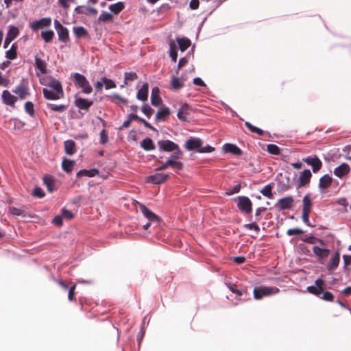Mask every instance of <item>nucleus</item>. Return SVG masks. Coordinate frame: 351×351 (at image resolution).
Masks as SVG:
<instances>
[{
    "label": "nucleus",
    "instance_id": "c85d7f7f",
    "mask_svg": "<svg viewBox=\"0 0 351 351\" xmlns=\"http://www.w3.org/2000/svg\"><path fill=\"white\" fill-rule=\"evenodd\" d=\"M171 86L173 90H179L184 86V80L178 77L173 76L171 80Z\"/></svg>",
    "mask_w": 351,
    "mask_h": 351
},
{
    "label": "nucleus",
    "instance_id": "20e7f679",
    "mask_svg": "<svg viewBox=\"0 0 351 351\" xmlns=\"http://www.w3.org/2000/svg\"><path fill=\"white\" fill-rule=\"evenodd\" d=\"M160 150L165 152L176 151L173 155L182 156V152L180 149L179 146L174 142L169 140H161L158 142Z\"/></svg>",
    "mask_w": 351,
    "mask_h": 351
},
{
    "label": "nucleus",
    "instance_id": "b1692460",
    "mask_svg": "<svg viewBox=\"0 0 351 351\" xmlns=\"http://www.w3.org/2000/svg\"><path fill=\"white\" fill-rule=\"evenodd\" d=\"M340 261V254L338 252H336L330 258L328 265L327 269L328 270H334L335 269L339 263Z\"/></svg>",
    "mask_w": 351,
    "mask_h": 351
},
{
    "label": "nucleus",
    "instance_id": "ea45409f",
    "mask_svg": "<svg viewBox=\"0 0 351 351\" xmlns=\"http://www.w3.org/2000/svg\"><path fill=\"white\" fill-rule=\"evenodd\" d=\"M16 50V45L14 43L12 44L10 49L5 51V58L11 60L16 59L17 56Z\"/></svg>",
    "mask_w": 351,
    "mask_h": 351
},
{
    "label": "nucleus",
    "instance_id": "f3484780",
    "mask_svg": "<svg viewBox=\"0 0 351 351\" xmlns=\"http://www.w3.org/2000/svg\"><path fill=\"white\" fill-rule=\"evenodd\" d=\"M293 202V198L291 196H287L278 199V204L281 210H287L292 207Z\"/></svg>",
    "mask_w": 351,
    "mask_h": 351
},
{
    "label": "nucleus",
    "instance_id": "cd10ccee",
    "mask_svg": "<svg viewBox=\"0 0 351 351\" xmlns=\"http://www.w3.org/2000/svg\"><path fill=\"white\" fill-rule=\"evenodd\" d=\"M141 147L145 151H152L156 148L153 141L149 137H146L142 141Z\"/></svg>",
    "mask_w": 351,
    "mask_h": 351
},
{
    "label": "nucleus",
    "instance_id": "4d7b16f0",
    "mask_svg": "<svg viewBox=\"0 0 351 351\" xmlns=\"http://www.w3.org/2000/svg\"><path fill=\"white\" fill-rule=\"evenodd\" d=\"M302 240L304 242L310 243V244H314L317 241H320L319 239H318L317 238H316L315 237H314L313 235L306 236V237L302 238Z\"/></svg>",
    "mask_w": 351,
    "mask_h": 351
},
{
    "label": "nucleus",
    "instance_id": "0eeeda50",
    "mask_svg": "<svg viewBox=\"0 0 351 351\" xmlns=\"http://www.w3.org/2000/svg\"><path fill=\"white\" fill-rule=\"evenodd\" d=\"M237 206L239 209L245 213H250L252 210V204L251 200L245 196H239L237 199Z\"/></svg>",
    "mask_w": 351,
    "mask_h": 351
},
{
    "label": "nucleus",
    "instance_id": "680f3d73",
    "mask_svg": "<svg viewBox=\"0 0 351 351\" xmlns=\"http://www.w3.org/2000/svg\"><path fill=\"white\" fill-rule=\"evenodd\" d=\"M33 195L39 198H42L45 196V193L40 187H36L34 190Z\"/></svg>",
    "mask_w": 351,
    "mask_h": 351
},
{
    "label": "nucleus",
    "instance_id": "c03bdc74",
    "mask_svg": "<svg viewBox=\"0 0 351 351\" xmlns=\"http://www.w3.org/2000/svg\"><path fill=\"white\" fill-rule=\"evenodd\" d=\"M170 114L169 109L168 108L164 107L160 108L156 114V119L157 120L164 119L165 117L168 116Z\"/></svg>",
    "mask_w": 351,
    "mask_h": 351
},
{
    "label": "nucleus",
    "instance_id": "de8ad7c7",
    "mask_svg": "<svg viewBox=\"0 0 351 351\" xmlns=\"http://www.w3.org/2000/svg\"><path fill=\"white\" fill-rule=\"evenodd\" d=\"M19 33L18 28L15 26H12L9 28L5 36L13 40L18 36Z\"/></svg>",
    "mask_w": 351,
    "mask_h": 351
},
{
    "label": "nucleus",
    "instance_id": "2eb2a0df",
    "mask_svg": "<svg viewBox=\"0 0 351 351\" xmlns=\"http://www.w3.org/2000/svg\"><path fill=\"white\" fill-rule=\"evenodd\" d=\"M169 174L157 173L147 177V180L155 184H159L167 180Z\"/></svg>",
    "mask_w": 351,
    "mask_h": 351
},
{
    "label": "nucleus",
    "instance_id": "a878e982",
    "mask_svg": "<svg viewBox=\"0 0 351 351\" xmlns=\"http://www.w3.org/2000/svg\"><path fill=\"white\" fill-rule=\"evenodd\" d=\"M148 84L147 83H145L137 93V99L143 101H146L148 97Z\"/></svg>",
    "mask_w": 351,
    "mask_h": 351
},
{
    "label": "nucleus",
    "instance_id": "ddd939ff",
    "mask_svg": "<svg viewBox=\"0 0 351 351\" xmlns=\"http://www.w3.org/2000/svg\"><path fill=\"white\" fill-rule=\"evenodd\" d=\"M47 80V82H42V84L45 85L54 90L64 93L62 84L59 80L52 77H48Z\"/></svg>",
    "mask_w": 351,
    "mask_h": 351
},
{
    "label": "nucleus",
    "instance_id": "e433bc0d",
    "mask_svg": "<svg viewBox=\"0 0 351 351\" xmlns=\"http://www.w3.org/2000/svg\"><path fill=\"white\" fill-rule=\"evenodd\" d=\"M169 56L173 62H176L177 61L178 54L176 45L173 40H171L169 43Z\"/></svg>",
    "mask_w": 351,
    "mask_h": 351
},
{
    "label": "nucleus",
    "instance_id": "37998d69",
    "mask_svg": "<svg viewBox=\"0 0 351 351\" xmlns=\"http://www.w3.org/2000/svg\"><path fill=\"white\" fill-rule=\"evenodd\" d=\"M40 36L45 43H49L52 40L54 36V32L52 30L42 31Z\"/></svg>",
    "mask_w": 351,
    "mask_h": 351
},
{
    "label": "nucleus",
    "instance_id": "69168bd1",
    "mask_svg": "<svg viewBox=\"0 0 351 351\" xmlns=\"http://www.w3.org/2000/svg\"><path fill=\"white\" fill-rule=\"evenodd\" d=\"M241 186L239 184H237L232 187L231 190H229L226 192L228 195H231L235 193H237L240 191Z\"/></svg>",
    "mask_w": 351,
    "mask_h": 351
},
{
    "label": "nucleus",
    "instance_id": "5701e85b",
    "mask_svg": "<svg viewBox=\"0 0 351 351\" xmlns=\"http://www.w3.org/2000/svg\"><path fill=\"white\" fill-rule=\"evenodd\" d=\"M332 182V178L328 174H325L322 177L320 178L319 181V188L321 190H324L328 188Z\"/></svg>",
    "mask_w": 351,
    "mask_h": 351
},
{
    "label": "nucleus",
    "instance_id": "6e6d98bb",
    "mask_svg": "<svg viewBox=\"0 0 351 351\" xmlns=\"http://www.w3.org/2000/svg\"><path fill=\"white\" fill-rule=\"evenodd\" d=\"M141 111L148 118H149L154 112V110L147 104H145L142 106Z\"/></svg>",
    "mask_w": 351,
    "mask_h": 351
},
{
    "label": "nucleus",
    "instance_id": "a211bd4d",
    "mask_svg": "<svg viewBox=\"0 0 351 351\" xmlns=\"http://www.w3.org/2000/svg\"><path fill=\"white\" fill-rule=\"evenodd\" d=\"M1 97L3 103L8 106H13L16 101V97L7 90L3 91Z\"/></svg>",
    "mask_w": 351,
    "mask_h": 351
},
{
    "label": "nucleus",
    "instance_id": "423d86ee",
    "mask_svg": "<svg viewBox=\"0 0 351 351\" xmlns=\"http://www.w3.org/2000/svg\"><path fill=\"white\" fill-rule=\"evenodd\" d=\"M303 161L312 167L313 173H317L322 167V162L316 155L308 156L303 158Z\"/></svg>",
    "mask_w": 351,
    "mask_h": 351
},
{
    "label": "nucleus",
    "instance_id": "5fc2aeb1",
    "mask_svg": "<svg viewBox=\"0 0 351 351\" xmlns=\"http://www.w3.org/2000/svg\"><path fill=\"white\" fill-rule=\"evenodd\" d=\"M25 110L31 117L34 116V108L32 102L27 101L25 104Z\"/></svg>",
    "mask_w": 351,
    "mask_h": 351
},
{
    "label": "nucleus",
    "instance_id": "e2e57ef3",
    "mask_svg": "<svg viewBox=\"0 0 351 351\" xmlns=\"http://www.w3.org/2000/svg\"><path fill=\"white\" fill-rule=\"evenodd\" d=\"M99 136H100V143L101 144H106L108 141V135L104 129L101 130Z\"/></svg>",
    "mask_w": 351,
    "mask_h": 351
},
{
    "label": "nucleus",
    "instance_id": "7ed1b4c3",
    "mask_svg": "<svg viewBox=\"0 0 351 351\" xmlns=\"http://www.w3.org/2000/svg\"><path fill=\"white\" fill-rule=\"evenodd\" d=\"M279 292V289L276 287L260 286L255 287L253 291L254 297L256 300H261L263 297L271 296Z\"/></svg>",
    "mask_w": 351,
    "mask_h": 351
},
{
    "label": "nucleus",
    "instance_id": "bf43d9fd",
    "mask_svg": "<svg viewBox=\"0 0 351 351\" xmlns=\"http://www.w3.org/2000/svg\"><path fill=\"white\" fill-rule=\"evenodd\" d=\"M227 287H228L231 292L236 295L237 298H239L240 296L242 295V291L239 289H236L234 285L228 284L227 285Z\"/></svg>",
    "mask_w": 351,
    "mask_h": 351
},
{
    "label": "nucleus",
    "instance_id": "bb28decb",
    "mask_svg": "<svg viewBox=\"0 0 351 351\" xmlns=\"http://www.w3.org/2000/svg\"><path fill=\"white\" fill-rule=\"evenodd\" d=\"M313 252L319 259H324L329 254V250L328 249L318 246H314L313 247Z\"/></svg>",
    "mask_w": 351,
    "mask_h": 351
},
{
    "label": "nucleus",
    "instance_id": "f704fd0d",
    "mask_svg": "<svg viewBox=\"0 0 351 351\" xmlns=\"http://www.w3.org/2000/svg\"><path fill=\"white\" fill-rule=\"evenodd\" d=\"M14 93L17 94L21 99H24L28 95V90L24 85H19L14 90Z\"/></svg>",
    "mask_w": 351,
    "mask_h": 351
},
{
    "label": "nucleus",
    "instance_id": "4c0bfd02",
    "mask_svg": "<svg viewBox=\"0 0 351 351\" xmlns=\"http://www.w3.org/2000/svg\"><path fill=\"white\" fill-rule=\"evenodd\" d=\"M98 172H99L98 170L96 169H91L89 170L82 169V170H80L77 173V176H78V177L87 176V177L91 178V177H94L95 176H96L98 173Z\"/></svg>",
    "mask_w": 351,
    "mask_h": 351
},
{
    "label": "nucleus",
    "instance_id": "f8f14e48",
    "mask_svg": "<svg viewBox=\"0 0 351 351\" xmlns=\"http://www.w3.org/2000/svg\"><path fill=\"white\" fill-rule=\"evenodd\" d=\"M140 210L144 215V217H146L149 221H155L156 223L158 222L159 217L152 210H150L148 208H147L144 204H140Z\"/></svg>",
    "mask_w": 351,
    "mask_h": 351
},
{
    "label": "nucleus",
    "instance_id": "603ef678",
    "mask_svg": "<svg viewBox=\"0 0 351 351\" xmlns=\"http://www.w3.org/2000/svg\"><path fill=\"white\" fill-rule=\"evenodd\" d=\"M101 81L105 85L106 89H110L116 87V84L110 79H108L105 77H101Z\"/></svg>",
    "mask_w": 351,
    "mask_h": 351
},
{
    "label": "nucleus",
    "instance_id": "79ce46f5",
    "mask_svg": "<svg viewBox=\"0 0 351 351\" xmlns=\"http://www.w3.org/2000/svg\"><path fill=\"white\" fill-rule=\"evenodd\" d=\"M124 8V5L122 2H117L109 6V10L114 14H119Z\"/></svg>",
    "mask_w": 351,
    "mask_h": 351
},
{
    "label": "nucleus",
    "instance_id": "58836bf2",
    "mask_svg": "<svg viewBox=\"0 0 351 351\" xmlns=\"http://www.w3.org/2000/svg\"><path fill=\"white\" fill-rule=\"evenodd\" d=\"M43 182L49 192H53L54 188V180L51 176H46L43 178Z\"/></svg>",
    "mask_w": 351,
    "mask_h": 351
},
{
    "label": "nucleus",
    "instance_id": "2f4dec72",
    "mask_svg": "<svg viewBox=\"0 0 351 351\" xmlns=\"http://www.w3.org/2000/svg\"><path fill=\"white\" fill-rule=\"evenodd\" d=\"M176 40L182 51H184L191 45L190 40L186 38H178Z\"/></svg>",
    "mask_w": 351,
    "mask_h": 351
},
{
    "label": "nucleus",
    "instance_id": "4468645a",
    "mask_svg": "<svg viewBox=\"0 0 351 351\" xmlns=\"http://www.w3.org/2000/svg\"><path fill=\"white\" fill-rule=\"evenodd\" d=\"M93 104V101L92 100L82 97H76L75 100V105L79 110L88 111Z\"/></svg>",
    "mask_w": 351,
    "mask_h": 351
},
{
    "label": "nucleus",
    "instance_id": "412c9836",
    "mask_svg": "<svg viewBox=\"0 0 351 351\" xmlns=\"http://www.w3.org/2000/svg\"><path fill=\"white\" fill-rule=\"evenodd\" d=\"M312 173L309 169H304L302 171L299 176L300 186H304L309 183Z\"/></svg>",
    "mask_w": 351,
    "mask_h": 351
},
{
    "label": "nucleus",
    "instance_id": "f03ea898",
    "mask_svg": "<svg viewBox=\"0 0 351 351\" xmlns=\"http://www.w3.org/2000/svg\"><path fill=\"white\" fill-rule=\"evenodd\" d=\"M75 87L81 88L83 93L88 95L93 91V88L86 77L79 73L71 75Z\"/></svg>",
    "mask_w": 351,
    "mask_h": 351
},
{
    "label": "nucleus",
    "instance_id": "1a4fd4ad",
    "mask_svg": "<svg viewBox=\"0 0 351 351\" xmlns=\"http://www.w3.org/2000/svg\"><path fill=\"white\" fill-rule=\"evenodd\" d=\"M51 19L49 17L42 18L36 20L30 23V27L33 31H36L39 29L48 27L51 25Z\"/></svg>",
    "mask_w": 351,
    "mask_h": 351
},
{
    "label": "nucleus",
    "instance_id": "3c124183",
    "mask_svg": "<svg viewBox=\"0 0 351 351\" xmlns=\"http://www.w3.org/2000/svg\"><path fill=\"white\" fill-rule=\"evenodd\" d=\"M267 151L273 155H279L280 154V149L275 144H269L267 146Z\"/></svg>",
    "mask_w": 351,
    "mask_h": 351
},
{
    "label": "nucleus",
    "instance_id": "8fccbe9b",
    "mask_svg": "<svg viewBox=\"0 0 351 351\" xmlns=\"http://www.w3.org/2000/svg\"><path fill=\"white\" fill-rule=\"evenodd\" d=\"M245 125L246 126V128L252 132L253 133H256L257 134H258L259 136H262L263 134V131L256 127V126H254L253 125H252L250 122L248 121H246L245 123Z\"/></svg>",
    "mask_w": 351,
    "mask_h": 351
},
{
    "label": "nucleus",
    "instance_id": "4be33fe9",
    "mask_svg": "<svg viewBox=\"0 0 351 351\" xmlns=\"http://www.w3.org/2000/svg\"><path fill=\"white\" fill-rule=\"evenodd\" d=\"M160 89L158 87H154L152 90L151 103L154 106H158L162 103L159 96Z\"/></svg>",
    "mask_w": 351,
    "mask_h": 351
},
{
    "label": "nucleus",
    "instance_id": "09e8293b",
    "mask_svg": "<svg viewBox=\"0 0 351 351\" xmlns=\"http://www.w3.org/2000/svg\"><path fill=\"white\" fill-rule=\"evenodd\" d=\"M112 14L106 12H102L99 16L98 17V21H101L103 23L111 21H112Z\"/></svg>",
    "mask_w": 351,
    "mask_h": 351
},
{
    "label": "nucleus",
    "instance_id": "a19ab883",
    "mask_svg": "<svg viewBox=\"0 0 351 351\" xmlns=\"http://www.w3.org/2000/svg\"><path fill=\"white\" fill-rule=\"evenodd\" d=\"M73 33L77 38L85 37L88 35L87 30L82 26L74 27Z\"/></svg>",
    "mask_w": 351,
    "mask_h": 351
},
{
    "label": "nucleus",
    "instance_id": "f257e3e1",
    "mask_svg": "<svg viewBox=\"0 0 351 351\" xmlns=\"http://www.w3.org/2000/svg\"><path fill=\"white\" fill-rule=\"evenodd\" d=\"M184 147L188 151L195 150L198 153H210L214 151V147L206 145L202 146V141L199 138L191 137L187 139L184 144Z\"/></svg>",
    "mask_w": 351,
    "mask_h": 351
},
{
    "label": "nucleus",
    "instance_id": "9b49d317",
    "mask_svg": "<svg viewBox=\"0 0 351 351\" xmlns=\"http://www.w3.org/2000/svg\"><path fill=\"white\" fill-rule=\"evenodd\" d=\"M43 92L44 97L49 100H58L64 97V93L49 89L48 88H44Z\"/></svg>",
    "mask_w": 351,
    "mask_h": 351
},
{
    "label": "nucleus",
    "instance_id": "393cba45",
    "mask_svg": "<svg viewBox=\"0 0 351 351\" xmlns=\"http://www.w3.org/2000/svg\"><path fill=\"white\" fill-rule=\"evenodd\" d=\"M189 111V106L186 104H182L179 108L177 113L178 118L182 121H185L187 119Z\"/></svg>",
    "mask_w": 351,
    "mask_h": 351
},
{
    "label": "nucleus",
    "instance_id": "dca6fc26",
    "mask_svg": "<svg viewBox=\"0 0 351 351\" xmlns=\"http://www.w3.org/2000/svg\"><path fill=\"white\" fill-rule=\"evenodd\" d=\"M350 171V166L346 163H342L334 169V174L339 178H342L348 175Z\"/></svg>",
    "mask_w": 351,
    "mask_h": 351
},
{
    "label": "nucleus",
    "instance_id": "9d476101",
    "mask_svg": "<svg viewBox=\"0 0 351 351\" xmlns=\"http://www.w3.org/2000/svg\"><path fill=\"white\" fill-rule=\"evenodd\" d=\"M324 284V282L322 279L318 278L315 280V285L308 286L306 289L308 292L316 295L319 296L323 292V285Z\"/></svg>",
    "mask_w": 351,
    "mask_h": 351
},
{
    "label": "nucleus",
    "instance_id": "c9c22d12",
    "mask_svg": "<svg viewBox=\"0 0 351 351\" xmlns=\"http://www.w3.org/2000/svg\"><path fill=\"white\" fill-rule=\"evenodd\" d=\"M9 212L15 216H21L26 217L27 216V212L23 208L10 207Z\"/></svg>",
    "mask_w": 351,
    "mask_h": 351
},
{
    "label": "nucleus",
    "instance_id": "774afa93",
    "mask_svg": "<svg viewBox=\"0 0 351 351\" xmlns=\"http://www.w3.org/2000/svg\"><path fill=\"white\" fill-rule=\"evenodd\" d=\"M62 216L61 215L56 216L53 219V223L61 226L62 225Z\"/></svg>",
    "mask_w": 351,
    "mask_h": 351
},
{
    "label": "nucleus",
    "instance_id": "7c9ffc66",
    "mask_svg": "<svg viewBox=\"0 0 351 351\" xmlns=\"http://www.w3.org/2000/svg\"><path fill=\"white\" fill-rule=\"evenodd\" d=\"M65 152L69 155H73L75 152V143L73 140H67L64 142Z\"/></svg>",
    "mask_w": 351,
    "mask_h": 351
},
{
    "label": "nucleus",
    "instance_id": "6e6552de",
    "mask_svg": "<svg viewBox=\"0 0 351 351\" xmlns=\"http://www.w3.org/2000/svg\"><path fill=\"white\" fill-rule=\"evenodd\" d=\"M54 27L58 33V39L63 43H66L69 40L68 29L58 20L54 21Z\"/></svg>",
    "mask_w": 351,
    "mask_h": 351
},
{
    "label": "nucleus",
    "instance_id": "39448f33",
    "mask_svg": "<svg viewBox=\"0 0 351 351\" xmlns=\"http://www.w3.org/2000/svg\"><path fill=\"white\" fill-rule=\"evenodd\" d=\"M182 156L171 155L167 160L163 163L161 166L156 168L157 171L165 170L169 167H172L174 169L180 170L183 168V163L182 162L178 161V159H180Z\"/></svg>",
    "mask_w": 351,
    "mask_h": 351
},
{
    "label": "nucleus",
    "instance_id": "c756f323",
    "mask_svg": "<svg viewBox=\"0 0 351 351\" xmlns=\"http://www.w3.org/2000/svg\"><path fill=\"white\" fill-rule=\"evenodd\" d=\"M35 66L41 73L45 74L47 73V64L45 61L37 56L35 57Z\"/></svg>",
    "mask_w": 351,
    "mask_h": 351
},
{
    "label": "nucleus",
    "instance_id": "6ab92c4d",
    "mask_svg": "<svg viewBox=\"0 0 351 351\" xmlns=\"http://www.w3.org/2000/svg\"><path fill=\"white\" fill-rule=\"evenodd\" d=\"M223 151L225 153H231L235 156H240L242 154L241 150L235 145L226 143L223 145Z\"/></svg>",
    "mask_w": 351,
    "mask_h": 351
},
{
    "label": "nucleus",
    "instance_id": "0e129e2a",
    "mask_svg": "<svg viewBox=\"0 0 351 351\" xmlns=\"http://www.w3.org/2000/svg\"><path fill=\"white\" fill-rule=\"evenodd\" d=\"M322 298L326 301H332L334 299L333 295L329 291L322 292Z\"/></svg>",
    "mask_w": 351,
    "mask_h": 351
},
{
    "label": "nucleus",
    "instance_id": "aec40b11",
    "mask_svg": "<svg viewBox=\"0 0 351 351\" xmlns=\"http://www.w3.org/2000/svg\"><path fill=\"white\" fill-rule=\"evenodd\" d=\"M74 11L79 14H86V15H94L97 13V10L91 7H84V6H77Z\"/></svg>",
    "mask_w": 351,
    "mask_h": 351
},
{
    "label": "nucleus",
    "instance_id": "338daca9",
    "mask_svg": "<svg viewBox=\"0 0 351 351\" xmlns=\"http://www.w3.org/2000/svg\"><path fill=\"white\" fill-rule=\"evenodd\" d=\"M303 232H304V231L300 228H291L287 231V234L289 236H291L295 234H301Z\"/></svg>",
    "mask_w": 351,
    "mask_h": 351
},
{
    "label": "nucleus",
    "instance_id": "a18cd8bd",
    "mask_svg": "<svg viewBox=\"0 0 351 351\" xmlns=\"http://www.w3.org/2000/svg\"><path fill=\"white\" fill-rule=\"evenodd\" d=\"M63 170L66 173H70L73 170V162L70 160L64 159L62 162Z\"/></svg>",
    "mask_w": 351,
    "mask_h": 351
},
{
    "label": "nucleus",
    "instance_id": "49530a36",
    "mask_svg": "<svg viewBox=\"0 0 351 351\" xmlns=\"http://www.w3.org/2000/svg\"><path fill=\"white\" fill-rule=\"evenodd\" d=\"M47 106L49 109H50L53 111H55V112H63L67 108V106H66V105H63V104L56 105V104H51V103H47Z\"/></svg>",
    "mask_w": 351,
    "mask_h": 351
},
{
    "label": "nucleus",
    "instance_id": "052dcab7",
    "mask_svg": "<svg viewBox=\"0 0 351 351\" xmlns=\"http://www.w3.org/2000/svg\"><path fill=\"white\" fill-rule=\"evenodd\" d=\"M69 3H75V0H58V4L65 8V9H67L69 8L70 6V4Z\"/></svg>",
    "mask_w": 351,
    "mask_h": 351
},
{
    "label": "nucleus",
    "instance_id": "473e14b6",
    "mask_svg": "<svg viewBox=\"0 0 351 351\" xmlns=\"http://www.w3.org/2000/svg\"><path fill=\"white\" fill-rule=\"evenodd\" d=\"M138 78V75L135 72H126L124 74V83L121 85V87L123 88L125 85H128L130 82H132Z\"/></svg>",
    "mask_w": 351,
    "mask_h": 351
},
{
    "label": "nucleus",
    "instance_id": "864d4df0",
    "mask_svg": "<svg viewBox=\"0 0 351 351\" xmlns=\"http://www.w3.org/2000/svg\"><path fill=\"white\" fill-rule=\"evenodd\" d=\"M271 190L272 186L271 184H267L261 190V193L265 197H271L272 196Z\"/></svg>",
    "mask_w": 351,
    "mask_h": 351
},
{
    "label": "nucleus",
    "instance_id": "13d9d810",
    "mask_svg": "<svg viewBox=\"0 0 351 351\" xmlns=\"http://www.w3.org/2000/svg\"><path fill=\"white\" fill-rule=\"evenodd\" d=\"M64 219H66L67 220H70L72 218H73V214L71 211L68 210L65 208H62L61 210V214H60Z\"/></svg>",
    "mask_w": 351,
    "mask_h": 351
},
{
    "label": "nucleus",
    "instance_id": "72a5a7b5",
    "mask_svg": "<svg viewBox=\"0 0 351 351\" xmlns=\"http://www.w3.org/2000/svg\"><path fill=\"white\" fill-rule=\"evenodd\" d=\"M312 202L310 197L306 195L302 199V212H311Z\"/></svg>",
    "mask_w": 351,
    "mask_h": 351
}]
</instances>
